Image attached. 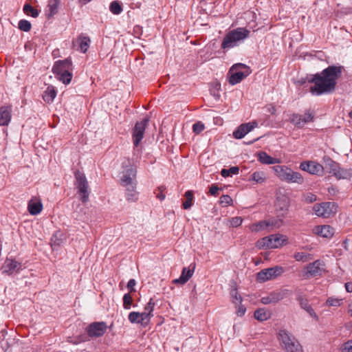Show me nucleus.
<instances>
[{
  "instance_id": "8fccbe9b",
  "label": "nucleus",
  "mask_w": 352,
  "mask_h": 352,
  "mask_svg": "<svg viewBox=\"0 0 352 352\" xmlns=\"http://www.w3.org/2000/svg\"><path fill=\"white\" fill-rule=\"evenodd\" d=\"M232 202H233L232 199L231 198L230 196H229L228 195H223L219 199V203L223 205L224 206H227L228 205H232Z\"/></svg>"
},
{
  "instance_id": "423d86ee",
  "label": "nucleus",
  "mask_w": 352,
  "mask_h": 352,
  "mask_svg": "<svg viewBox=\"0 0 352 352\" xmlns=\"http://www.w3.org/2000/svg\"><path fill=\"white\" fill-rule=\"evenodd\" d=\"M76 179V187L78 190V193L80 196V199L82 202L86 203L89 200V184L85 174L80 171L76 170L74 173Z\"/></svg>"
},
{
  "instance_id": "de8ad7c7",
  "label": "nucleus",
  "mask_w": 352,
  "mask_h": 352,
  "mask_svg": "<svg viewBox=\"0 0 352 352\" xmlns=\"http://www.w3.org/2000/svg\"><path fill=\"white\" fill-rule=\"evenodd\" d=\"M335 89H309L311 96H318L324 94H331Z\"/></svg>"
},
{
  "instance_id": "4c0bfd02",
  "label": "nucleus",
  "mask_w": 352,
  "mask_h": 352,
  "mask_svg": "<svg viewBox=\"0 0 352 352\" xmlns=\"http://www.w3.org/2000/svg\"><path fill=\"white\" fill-rule=\"evenodd\" d=\"M184 196H185L186 200L183 203V208L185 210H188L192 205L193 193L192 191L188 190L185 192Z\"/></svg>"
},
{
  "instance_id": "2eb2a0df",
  "label": "nucleus",
  "mask_w": 352,
  "mask_h": 352,
  "mask_svg": "<svg viewBox=\"0 0 352 352\" xmlns=\"http://www.w3.org/2000/svg\"><path fill=\"white\" fill-rule=\"evenodd\" d=\"M258 125L256 121L241 124L233 132V136L236 139H241L249 132L252 131Z\"/></svg>"
},
{
  "instance_id": "e433bc0d",
  "label": "nucleus",
  "mask_w": 352,
  "mask_h": 352,
  "mask_svg": "<svg viewBox=\"0 0 352 352\" xmlns=\"http://www.w3.org/2000/svg\"><path fill=\"white\" fill-rule=\"evenodd\" d=\"M18 263L13 260H7L5 263V271L10 274H13L16 267H18Z\"/></svg>"
},
{
  "instance_id": "39448f33",
  "label": "nucleus",
  "mask_w": 352,
  "mask_h": 352,
  "mask_svg": "<svg viewBox=\"0 0 352 352\" xmlns=\"http://www.w3.org/2000/svg\"><path fill=\"white\" fill-rule=\"evenodd\" d=\"M287 238L286 236L275 234L270 236L263 237L261 241L257 242V247L261 248L274 249L286 244Z\"/></svg>"
},
{
  "instance_id": "a19ab883",
  "label": "nucleus",
  "mask_w": 352,
  "mask_h": 352,
  "mask_svg": "<svg viewBox=\"0 0 352 352\" xmlns=\"http://www.w3.org/2000/svg\"><path fill=\"white\" fill-rule=\"evenodd\" d=\"M58 78L60 81H62L65 85H68L72 80V74L69 71L63 72V74H58Z\"/></svg>"
},
{
  "instance_id": "473e14b6",
  "label": "nucleus",
  "mask_w": 352,
  "mask_h": 352,
  "mask_svg": "<svg viewBox=\"0 0 352 352\" xmlns=\"http://www.w3.org/2000/svg\"><path fill=\"white\" fill-rule=\"evenodd\" d=\"M78 42L79 43L80 50L82 53H85L89 47V43H90L89 38L87 37V36H80L78 38Z\"/></svg>"
},
{
  "instance_id": "37998d69",
  "label": "nucleus",
  "mask_w": 352,
  "mask_h": 352,
  "mask_svg": "<svg viewBox=\"0 0 352 352\" xmlns=\"http://www.w3.org/2000/svg\"><path fill=\"white\" fill-rule=\"evenodd\" d=\"M23 12L28 15H30L32 17H36L38 15V12L37 10L34 9L29 4H25L23 6Z\"/></svg>"
},
{
  "instance_id": "5fc2aeb1",
  "label": "nucleus",
  "mask_w": 352,
  "mask_h": 352,
  "mask_svg": "<svg viewBox=\"0 0 352 352\" xmlns=\"http://www.w3.org/2000/svg\"><path fill=\"white\" fill-rule=\"evenodd\" d=\"M317 200V197L313 193H307L305 196V201L307 203L311 204Z\"/></svg>"
},
{
  "instance_id": "69168bd1",
  "label": "nucleus",
  "mask_w": 352,
  "mask_h": 352,
  "mask_svg": "<svg viewBox=\"0 0 352 352\" xmlns=\"http://www.w3.org/2000/svg\"><path fill=\"white\" fill-rule=\"evenodd\" d=\"M261 302L264 305L274 303V302L272 301L271 294L268 296L263 297L261 298Z\"/></svg>"
},
{
  "instance_id": "79ce46f5",
  "label": "nucleus",
  "mask_w": 352,
  "mask_h": 352,
  "mask_svg": "<svg viewBox=\"0 0 352 352\" xmlns=\"http://www.w3.org/2000/svg\"><path fill=\"white\" fill-rule=\"evenodd\" d=\"M109 10L114 14H120L122 11V8L118 1H113L110 4Z\"/></svg>"
},
{
  "instance_id": "f257e3e1",
  "label": "nucleus",
  "mask_w": 352,
  "mask_h": 352,
  "mask_svg": "<svg viewBox=\"0 0 352 352\" xmlns=\"http://www.w3.org/2000/svg\"><path fill=\"white\" fill-rule=\"evenodd\" d=\"M342 72V67L331 65L320 73L307 76L306 80L302 82V84L308 82L314 83V88H335L337 80L340 77ZM310 88H314V87Z\"/></svg>"
},
{
  "instance_id": "4d7b16f0",
  "label": "nucleus",
  "mask_w": 352,
  "mask_h": 352,
  "mask_svg": "<svg viewBox=\"0 0 352 352\" xmlns=\"http://www.w3.org/2000/svg\"><path fill=\"white\" fill-rule=\"evenodd\" d=\"M343 352H352V340L346 342L342 348Z\"/></svg>"
},
{
  "instance_id": "dca6fc26",
  "label": "nucleus",
  "mask_w": 352,
  "mask_h": 352,
  "mask_svg": "<svg viewBox=\"0 0 352 352\" xmlns=\"http://www.w3.org/2000/svg\"><path fill=\"white\" fill-rule=\"evenodd\" d=\"M278 340L284 349L298 342L293 334L285 329H281L279 331Z\"/></svg>"
},
{
  "instance_id": "f704fd0d",
  "label": "nucleus",
  "mask_w": 352,
  "mask_h": 352,
  "mask_svg": "<svg viewBox=\"0 0 352 352\" xmlns=\"http://www.w3.org/2000/svg\"><path fill=\"white\" fill-rule=\"evenodd\" d=\"M250 180L256 183H263L265 181V174L262 171H256L252 174Z\"/></svg>"
},
{
  "instance_id": "13d9d810",
  "label": "nucleus",
  "mask_w": 352,
  "mask_h": 352,
  "mask_svg": "<svg viewBox=\"0 0 352 352\" xmlns=\"http://www.w3.org/2000/svg\"><path fill=\"white\" fill-rule=\"evenodd\" d=\"M313 118H314V116L311 113H309V112L305 113V116H302V121H303L304 124L309 122L312 121Z\"/></svg>"
},
{
  "instance_id": "e2e57ef3",
  "label": "nucleus",
  "mask_w": 352,
  "mask_h": 352,
  "mask_svg": "<svg viewBox=\"0 0 352 352\" xmlns=\"http://www.w3.org/2000/svg\"><path fill=\"white\" fill-rule=\"evenodd\" d=\"M151 318V316H150V314L147 313L146 311H143V312L140 313V323L142 322L145 320H149Z\"/></svg>"
},
{
  "instance_id": "0eeeda50",
  "label": "nucleus",
  "mask_w": 352,
  "mask_h": 352,
  "mask_svg": "<svg viewBox=\"0 0 352 352\" xmlns=\"http://www.w3.org/2000/svg\"><path fill=\"white\" fill-rule=\"evenodd\" d=\"M316 215L320 217L329 218L337 211V206L333 202H322L313 206Z\"/></svg>"
},
{
  "instance_id": "4be33fe9",
  "label": "nucleus",
  "mask_w": 352,
  "mask_h": 352,
  "mask_svg": "<svg viewBox=\"0 0 352 352\" xmlns=\"http://www.w3.org/2000/svg\"><path fill=\"white\" fill-rule=\"evenodd\" d=\"M136 184H137L124 186L126 188L125 196L128 201L135 202L138 199Z\"/></svg>"
},
{
  "instance_id": "20e7f679",
  "label": "nucleus",
  "mask_w": 352,
  "mask_h": 352,
  "mask_svg": "<svg viewBox=\"0 0 352 352\" xmlns=\"http://www.w3.org/2000/svg\"><path fill=\"white\" fill-rule=\"evenodd\" d=\"M252 73L250 67L243 63H236L230 69L228 78L230 85L233 86L242 81Z\"/></svg>"
},
{
  "instance_id": "7ed1b4c3",
  "label": "nucleus",
  "mask_w": 352,
  "mask_h": 352,
  "mask_svg": "<svg viewBox=\"0 0 352 352\" xmlns=\"http://www.w3.org/2000/svg\"><path fill=\"white\" fill-rule=\"evenodd\" d=\"M276 175L281 180L287 183L302 184L303 177L298 172L294 171L287 166L276 165L272 167Z\"/></svg>"
},
{
  "instance_id": "aec40b11",
  "label": "nucleus",
  "mask_w": 352,
  "mask_h": 352,
  "mask_svg": "<svg viewBox=\"0 0 352 352\" xmlns=\"http://www.w3.org/2000/svg\"><path fill=\"white\" fill-rule=\"evenodd\" d=\"M43 210L41 201L36 199H32L28 201V210L32 215L38 214Z\"/></svg>"
},
{
  "instance_id": "052dcab7",
  "label": "nucleus",
  "mask_w": 352,
  "mask_h": 352,
  "mask_svg": "<svg viewBox=\"0 0 352 352\" xmlns=\"http://www.w3.org/2000/svg\"><path fill=\"white\" fill-rule=\"evenodd\" d=\"M219 190V188L217 186V185L212 184L210 187L209 192L212 196H217Z\"/></svg>"
},
{
  "instance_id": "1a4fd4ad",
  "label": "nucleus",
  "mask_w": 352,
  "mask_h": 352,
  "mask_svg": "<svg viewBox=\"0 0 352 352\" xmlns=\"http://www.w3.org/2000/svg\"><path fill=\"white\" fill-rule=\"evenodd\" d=\"M107 329V324L103 321L91 322L85 329L90 338L102 337L106 333Z\"/></svg>"
},
{
  "instance_id": "3c124183",
  "label": "nucleus",
  "mask_w": 352,
  "mask_h": 352,
  "mask_svg": "<svg viewBox=\"0 0 352 352\" xmlns=\"http://www.w3.org/2000/svg\"><path fill=\"white\" fill-rule=\"evenodd\" d=\"M204 129V124L201 122H197L192 125V131L196 134L200 133Z\"/></svg>"
},
{
  "instance_id": "680f3d73",
  "label": "nucleus",
  "mask_w": 352,
  "mask_h": 352,
  "mask_svg": "<svg viewBox=\"0 0 352 352\" xmlns=\"http://www.w3.org/2000/svg\"><path fill=\"white\" fill-rule=\"evenodd\" d=\"M136 284V281L135 279H130L127 283V288L129 290V292H135L134 286Z\"/></svg>"
},
{
  "instance_id": "72a5a7b5",
  "label": "nucleus",
  "mask_w": 352,
  "mask_h": 352,
  "mask_svg": "<svg viewBox=\"0 0 352 352\" xmlns=\"http://www.w3.org/2000/svg\"><path fill=\"white\" fill-rule=\"evenodd\" d=\"M294 258L297 261L307 262L313 259V256L311 254L298 252L294 254Z\"/></svg>"
},
{
  "instance_id": "338daca9",
  "label": "nucleus",
  "mask_w": 352,
  "mask_h": 352,
  "mask_svg": "<svg viewBox=\"0 0 352 352\" xmlns=\"http://www.w3.org/2000/svg\"><path fill=\"white\" fill-rule=\"evenodd\" d=\"M31 27V23L28 21L23 20V32H28Z\"/></svg>"
},
{
  "instance_id": "bb28decb",
  "label": "nucleus",
  "mask_w": 352,
  "mask_h": 352,
  "mask_svg": "<svg viewBox=\"0 0 352 352\" xmlns=\"http://www.w3.org/2000/svg\"><path fill=\"white\" fill-rule=\"evenodd\" d=\"M281 214H278L277 217L271 218L267 221L268 228H271V230L274 228H279L283 223Z\"/></svg>"
},
{
  "instance_id": "b1692460",
  "label": "nucleus",
  "mask_w": 352,
  "mask_h": 352,
  "mask_svg": "<svg viewBox=\"0 0 352 352\" xmlns=\"http://www.w3.org/2000/svg\"><path fill=\"white\" fill-rule=\"evenodd\" d=\"M292 294L291 290L287 289H283L280 291L273 292L271 293V296L274 303L278 302V301L289 296Z\"/></svg>"
},
{
  "instance_id": "a878e982",
  "label": "nucleus",
  "mask_w": 352,
  "mask_h": 352,
  "mask_svg": "<svg viewBox=\"0 0 352 352\" xmlns=\"http://www.w3.org/2000/svg\"><path fill=\"white\" fill-rule=\"evenodd\" d=\"M258 160L261 163L264 164H274L279 162L278 160L272 157L263 151L258 153Z\"/></svg>"
},
{
  "instance_id": "c756f323",
  "label": "nucleus",
  "mask_w": 352,
  "mask_h": 352,
  "mask_svg": "<svg viewBox=\"0 0 352 352\" xmlns=\"http://www.w3.org/2000/svg\"><path fill=\"white\" fill-rule=\"evenodd\" d=\"M59 0H49L47 10V15L48 17L54 16L58 12Z\"/></svg>"
},
{
  "instance_id": "bf43d9fd",
  "label": "nucleus",
  "mask_w": 352,
  "mask_h": 352,
  "mask_svg": "<svg viewBox=\"0 0 352 352\" xmlns=\"http://www.w3.org/2000/svg\"><path fill=\"white\" fill-rule=\"evenodd\" d=\"M245 311H246V308L241 303L236 309L237 316L241 317L245 314Z\"/></svg>"
},
{
  "instance_id": "c85d7f7f",
  "label": "nucleus",
  "mask_w": 352,
  "mask_h": 352,
  "mask_svg": "<svg viewBox=\"0 0 352 352\" xmlns=\"http://www.w3.org/2000/svg\"><path fill=\"white\" fill-rule=\"evenodd\" d=\"M250 230L254 232H258L262 230L268 229L267 223L266 220L260 221L257 223H252L249 227Z\"/></svg>"
},
{
  "instance_id": "49530a36",
  "label": "nucleus",
  "mask_w": 352,
  "mask_h": 352,
  "mask_svg": "<svg viewBox=\"0 0 352 352\" xmlns=\"http://www.w3.org/2000/svg\"><path fill=\"white\" fill-rule=\"evenodd\" d=\"M230 296L232 299V302L237 305L238 303L241 304L242 302V298L239 294L237 289H232L230 292Z\"/></svg>"
},
{
  "instance_id": "f8f14e48",
  "label": "nucleus",
  "mask_w": 352,
  "mask_h": 352,
  "mask_svg": "<svg viewBox=\"0 0 352 352\" xmlns=\"http://www.w3.org/2000/svg\"><path fill=\"white\" fill-rule=\"evenodd\" d=\"M324 263L318 259L308 264L306 267V276L307 278L320 276L324 271Z\"/></svg>"
},
{
  "instance_id": "0e129e2a",
  "label": "nucleus",
  "mask_w": 352,
  "mask_h": 352,
  "mask_svg": "<svg viewBox=\"0 0 352 352\" xmlns=\"http://www.w3.org/2000/svg\"><path fill=\"white\" fill-rule=\"evenodd\" d=\"M210 94L216 100H219L220 98V94H219V89H208Z\"/></svg>"
},
{
  "instance_id": "cd10ccee",
  "label": "nucleus",
  "mask_w": 352,
  "mask_h": 352,
  "mask_svg": "<svg viewBox=\"0 0 352 352\" xmlns=\"http://www.w3.org/2000/svg\"><path fill=\"white\" fill-rule=\"evenodd\" d=\"M270 316V313L265 308L257 309L254 311V318L258 321L267 320Z\"/></svg>"
},
{
  "instance_id": "9d476101",
  "label": "nucleus",
  "mask_w": 352,
  "mask_h": 352,
  "mask_svg": "<svg viewBox=\"0 0 352 352\" xmlns=\"http://www.w3.org/2000/svg\"><path fill=\"white\" fill-rule=\"evenodd\" d=\"M137 170L135 167L129 164L126 166V169L122 172L120 176V184L122 186L137 184L135 180Z\"/></svg>"
},
{
  "instance_id": "ea45409f",
  "label": "nucleus",
  "mask_w": 352,
  "mask_h": 352,
  "mask_svg": "<svg viewBox=\"0 0 352 352\" xmlns=\"http://www.w3.org/2000/svg\"><path fill=\"white\" fill-rule=\"evenodd\" d=\"M290 122L298 128H301L304 126L302 116L298 113H294L292 115Z\"/></svg>"
},
{
  "instance_id": "a18cd8bd",
  "label": "nucleus",
  "mask_w": 352,
  "mask_h": 352,
  "mask_svg": "<svg viewBox=\"0 0 352 352\" xmlns=\"http://www.w3.org/2000/svg\"><path fill=\"white\" fill-rule=\"evenodd\" d=\"M285 350L286 352H303L302 346L299 342L288 346Z\"/></svg>"
},
{
  "instance_id": "393cba45",
  "label": "nucleus",
  "mask_w": 352,
  "mask_h": 352,
  "mask_svg": "<svg viewBox=\"0 0 352 352\" xmlns=\"http://www.w3.org/2000/svg\"><path fill=\"white\" fill-rule=\"evenodd\" d=\"M333 175L338 179H349L352 177V169L341 168L338 165Z\"/></svg>"
},
{
  "instance_id": "6e6d98bb",
  "label": "nucleus",
  "mask_w": 352,
  "mask_h": 352,
  "mask_svg": "<svg viewBox=\"0 0 352 352\" xmlns=\"http://www.w3.org/2000/svg\"><path fill=\"white\" fill-rule=\"evenodd\" d=\"M165 190V187L164 186H160L157 190V192H155L156 193V197L160 200V201H162L165 199V195L163 194V191Z\"/></svg>"
},
{
  "instance_id": "7c9ffc66",
  "label": "nucleus",
  "mask_w": 352,
  "mask_h": 352,
  "mask_svg": "<svg viewBox=\"0 0 352 352\" xmlns=\"http://www.w3.org/2000/svg\"><path fill=\"white\" fill-rule=\"evenodd\" d=\"M61 236L62 234L60 232H57L52 235L51 239V246L53 250H56L63 243V240Z\"/></svg>"
},
{
  "instance_id": "5701e85b",
  "label": "nucleus",
  "mask_w": 352,
  "mask_h": 352,
  "mask_svg": "<svg viewBox=\"0 0 352 352\" xmlns=\"http://www.w3.org/2000/svg\"><path fill=\"white\" fill-rule=\"evenodd\" d=\"M323 168L324 169H327L328 172L331 174H333V173L336 170L339 164L333 161L329 156H324L322 158Z\"/></svg>"
},
{
  "instance_id": "f03ea898",
  "label": "nucleus",
  "mask_w": 352,
  "mask_h": 352,
  "mask_svg": "<svg viewBox=\"0 0 352 352\" xmlns=\"http://www.w3.org/2000/svg\"><path fill=\"white\" fill-rule=\"evenodd\" d=\"M250 30L245 28H238L228 32L223 38L221 48L231 49L239 46L249 37Z\"/></svg>"
},
{
  "instance_id": "774afa93",
  "label": "nucleus",
  "mask_w": 352,
  "mask_h": 352,
  "mask_svg": "<svg viewBox=\"0 0 352 352\" xmlns=\"http://www.w3.org/2000/svg\"><path fill=\"white\" fill-rule=\"evenodd\" d=\"M344 286L347 292H352V283H346Z\"/></svg>"
},
{
  "instance_id": "c9c22d12",
  "label": "nucleus",
  "mask_w": 352,
  "mask_h": 352,
  "mask_svg": "<svg viewBox=\"0 0 352 352\" xmlns=\"http://www.w3.org/2000/svg\"><path fill=\"white\" fill-rule=\"evenodd\" d=\"M123 300V308L124 309H130L131 307H136L137 305H133V299L129 293L125 294L122 298Z\"/></svg>"
},
{
  "instance_id": "6ab92c4d",
  "label": "nucleus",
  "mask_w": 352,
  "mask_h": 352,
  "mask_svg": "<svg viewBox=\"0 0 352 352\" xmlns=\"http://www.w3.org/2000/svg\"><path fill=\"white\" fill-rule=\"evenodd\" d=\"M313 231L314 234L324 238H330L334 234V229L329 225L317 226Z\"/></svg>"
},
{
  "instance_id": "412c9836",
  "label": "nucleus",
  "mask_w": 352,
  "mask_h": 352,
  "mask_svg": "<svg viewBox=\"0 0 352 352\" xmlns=\"http://www.w3.org/2000/svg\"><path fill=\"white\" fill-rule=\"evenodd\" d=\"M11 119V110L8 107L0 108V126H6Z\"/></svg>"
},
{
  "instance_id": "ddd939ff",
  "label": "nucleus",
  "mask_w": 352,
  "mask_h": 352,
  "mask_svg": "<svg viewBox=\"0 0 352 352\" xmlns=\"http://www.w3.org/2000/svg\"><path fill=\"white\" fill-rule=\"evenodd\" d=\"M289 206V199L287 196L283 194H277L275 202V208L278 214H281L282 217H285L287 214Z\"/></svg>"
},
{
  "instance_id": "864d4df0",
  "label": "nucleus",
  "mask_w": 352,
  "mask_h": 352,
  "mask_svg": "<svg viewBox=\"0 0 352 352\" xmlns=\"http://www.w3.org/2000/svg\"><path fill=\"white\" fill-rule=\"evenodd\" d=\"M242 222H243V219L240 217H232L230 219V225L233 228H236V227L241 226Z\"/></svg>"
},
{
  "instance_id": "2f4dec72",
  "label": "nucleus",
  "mask_w": 352,
  "mask_h": 352,
  "mask_svg": "<svg viewBox=\"0 0 352 352\" xmlns=\"http://www.w3.org/2000/svg\"><path fill=\"white\" fill-rule=\"evenodd\" d=\"M56 96V89H46L42 95L43 100L47 103L52 102Z\"/></svg>"
},
{
  "instance_id": "6e6552de",
  "label": "nucleus",
  "mask_w": 352,
  "mask_h": 352,
  "mask_svg": "<svg viewBox=\"0 0 352 352\" xmlns=\"http://www.w3.org/2000/svg\"><path fill=\"white\" fill-rule=\"evenodd\" d=\"M284 272L283 267L276 265L273 267L262 270L257 274V280L264 283L269 280H273L280 276Z\"/></svg>"
},
{
  "instance_id": "58836bf2",
  "label": "nucleus",
  "mask_w": 352,
  "mask_h": 352,
  "mask_svg": "<svg viewBox=\"0 0 352 352\" xmlns=\"http://www.w3.org/2000/svg\"><path fill=\"white\" fill-rule=\"evenodd\" d=\"M239 173V168L238 166H232L228 169L223 168L221 170V175L223 177L232 176V175H237Z\"/></svg>"
},
{
  "instance_id": "603ef678",
  "label": "nucleus",
  "mask_w": 352,
  "mask_h": 352,
  "mask_svg": "<svg viewBox=\"0 0 352 352\" xmlns=\"http://www.w3.org/2000/svg\"><path fill=\"white\" fill-rule=\"evenodd\" d=\"M155 307V302L152 298L150 299L149 302L147 303V305L144 307V311H146L147 313L150 314V316L153 317L152 312L154 309Z\"/></svg>"
},
{
  "instance_id": "c03bdc74",
  "label": "nucleus",
  "mask_w": 352,
  "mask_h": 352,
  "mask_svg": "<svg viewBox=\"0 0 352 352\" xmlns=\"http://www.w3.org/2000/svg\"><path fill=\"white\" fill-rule=\"evenodd\" d=\"M342 302V298L329 297L326 301V304L329 307H339Z\"/></svg>"
},
{
  "instance_id": "a211bd4d",
  "label": "nucleus",
  "mask_w": 352,
  "mask_h": 352,
  "mask_svg": "<svg viewBox=\"0 0 352 352\" xmlns=\"http://www.w3.org/2000/svg\"><path fill=\"white\" fill-rule=\"evenodd\" d=\"M195 268V264H191L188 268L184 267L180 276L173 280L174 283L184 285L185 284L193 275Z\"/></svg>"
},
{
  "instance_id": "f3484780",
  "label": "nucleus",
  "mask_w": 352,
  "mask_h": 352,
  "mask_svg": "<svg viewBox=\"0 0 352 352\" xmlns=\"http://www.w3.org/2000/svg\"><path fill=\"white\" fill-rule=\"evenodd\" d=\"M72 61L68 58L57 60L52 67V72L56 74H63L69 71L72 69Z\"/></svg>"
},
{
  "instance_id": "09e8293b",
  "label": "nucleus",
  "mask_w": 352,
  "mask_h": 352,
  "mask_svg": "<svg viewBox=\"0 0 352 352\" xmlns=\"http://www.w3.org/2000/svg\"><path fill=\"white\" fill-rule=\"evenodd\" d=\"M140 312L132 311L129 314L128 319L131 323H140Z\"/></svg>"
},
{
  "instance_id": "4468645a",
  "label": "nucleus",
  "mask_w": 352,
  "mask_h": 352,
  "mask_svg": "<svg viewBox=\"0 0 352 352\" xmlns=\"http://www.w3.org/2000/svg\"><path fill=\"white\" fill-rule=\"evenodd\" d=\"M300 168L311 175H320L324 170L322 164L314 161H305L301 162Z\"/></svg>"
},
{
  "instance_id": "9b49d317",
  "label": "nucleus",
  "mask_w": 352,
  "mask_h": 352,
  "mask_svg": "<svg viewBox=\"0 0 352 352\" xmlns=\"http://www.w3.org/2000/svg\"><path fill=\"white\" fill-rule=\"evenodd\" d=\"M148 120V118H144L142 121L136 122L133 131V140L135 146L142 141Z\"/></svg>"
}]
</instances>
